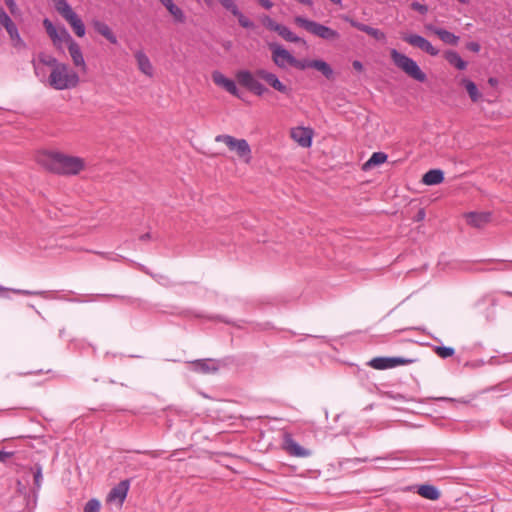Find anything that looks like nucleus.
<instances>
[{
	"instance_id": "1",
	"label": "nucleus",
	"mask_w": 512,
	"mask_h": 512,
	"mask_svg": "<svg viewBox=\"0 0 512 512\" xmlns=\"http://www.w3.org/2000/svg\"><path fill=\"white\" fill-rule=\"evenodd\" d=\"M37 162L49 172L62 176H76L86 168V161L79 156H72L56 151L39 153Z\"/></svg>"
},
{
	"instance_id": "2",
	"label": "nucleus",
	"mask_w": 512,
	"mask_h": 512,
	"mask_svg": "<svg viewBox=\"0 0 512 512\" xmlns=\"http://www.w3.org/2000/svg\"><path fill=\"white\" fill-rule=\"evenodd\" d=\"M257 78L264 80L274 90L285 95H290L291 89L283 84L276 74L266 69H257L254 74L249 70H239L236 73V79L240 85L257 96H263L268 89L259 82Z\"/></svg>"
},
{
	"instance_id": "3",
	"label": "nucleus",
	"mask_w": 512,
	"mask_h": 512,
	"mask_svg": "<svg viewBox=\"0 0 512 512\" xmlns=\"http://www.w3.org/2000/svg\"><path fill=\"white\" fill-rule=\"evenodd\" d=\"M78 74L67 64L60 63L51 70L47 83L55 90H67L75 88L79 84Z\"/></svg>"
},
{
	"instance_id": "4",
	"label": "nucleus",
	"mask_w": 512,
	"mask_h": 512,
	"mask_svg": "<svg viewBox=\"0 0 512 512\" xmlns=\"http://www.w3.org/2000/svg\"><path fill=\"white\" fill-rule=\"evenodd\" d=\"M390 56L395 66L402 70L409 77L418 82L426 81V74L421 70L415 60L403 53H400L396 49L390 50Z\"/></svg>"
},
{
	"instance_id": "5",
	"label": "nucleus",
	"mask_w": 512,
	"mask_h": 512,
	"mask_svg": "<svg viewBox=\"0 0 512 512\" xmlns=\"http://www.w3.org/2000/svg\"><path fill=\"white\" fill-rule=\"evenodd\" d=\"M294 22L301 28L305 29L314 36H317L323 40L334 41L340 38L338 31L325 26L321 23L306 19L302 16H296Z\"/></svg>"
},
{
	"instance_id": "6",
	"label": "nucleus",
	"mask_w": 512,
	"mask_h": 512,
	"mask_svg": "<svg viewBox=\"0 0 512 512\" xmlns=\"http://www.w3.org/2000/svg\"><path fill=\"white\" fill-rule=\"evenodd\" d=\"M216 142L224 143L231 151L246 164H250L252 160V151L246 139H238L228 134H221L215 137Z\"/></svg>"
},
{
	"instance_id": "7",
	"label": "nucleus",
	"mask_w": 512,
	"mask_h": 512,
	"mask_svg": "<svg viewBox=\"0 0 512 512\" xmlns=\"http://www.w3.org/2000/svg\"><path fill=\"white\" fill-rule=\"evenodd\" d=\"M414 362V359L404 357H375L368 362V365L376 370H385Z\"/></svg>"
},
{
	"instance_id": "8",
	"label": "nucleus",
	"mask_w": 512,
	"mask_h": 512,
	"mask_svg": "<svg viewBox=\"0 0 512 512\" xmlns=\"http://www.w3.org/2000/svg\"><path fill=\"white\" fill-rule=\"evenodd\" d=\"M43 25L47 34L53 41V44L58 49L62 48V43H66L68 46L71 43V40H74L65 28H61L60 30L56 29L53 23L47 18L43 20Z\"/></svg>"
},
{
	"instance_id": "9",
	"label": "nucleus",
	"mask_w": 512,
	"mask_h": 512,
	"mask_svg": "<svg viewBox=\"0 0 512 512\" xmlns=\"http://www.w3.org/2000/svg\"><path fill=\"white\" fill-rule=\"evenodd\" d=\"M272 51V60L279 68H286L287 65L292 66L295 57L285 48L278 44H269Z\"/></svg>"
},
{
	"instance_id": "10",
	"label": "nucleus",
	"mask_w": 512,
	"mask_h": 512,
	"mask_svg": "<svg viewBox=\"0 0 512 512\" xmlns=\"http://www.w3.org/2000/svg\"><path fill=\"white\" fill-rule=\"evenodd\" d=\"M283 449L293 457L306 458L311 455V451L298 444L291 434L285 433L283 436Z\"/></svg>"
},
{
	"instance_id": "11",
	"label": "nucleus",
	"mask_w": 512,
	"mask_h": 512,
	"mask_svg": "<svg viewBox=\"0 0 512 512\" xmlns=\"http://www.w3.org/2000/svg\"><path fill=\"white\" fill-rule=\"evenodd\" d=\"M291 138L301 147L308 148L312 144L313 130L306 127H294L290 131Z\"/></svg>"
},
{
	"instance_id": "12",
	"label": "nucleus",
	"mask_w": 512,
	"mask_h": 512,
	"mask_svg": "<svg viewBox=\"0 0 512 512\" xmlns=\"http://www.w3.org/2000/svg\"><path fill=\"white\" fill-rule=\"evenodd\" d=\"M129 490V481L123 480L111 489L107 496V502H117L119 506H122L125 501Z\"/></svg>"
},
{
	"instance_id": "13",
	"label": "nucleus",
	"mask_w": 512,
	"mask_h": 512,
	"mask_svg": "<svg viewBox=\"0 0 512 512\" xmlns=\"http://www.w3.org/2000/svg\"><path fill=\"white\" fill-rule=\"evenodd\" d=\"M212 79L217 86L222 87L231 95L239 97V90L236 83L232 79L227 78L219 71H214L212 73Z\"/></svg>"
},
{
	"instance_id": "14",
	"label": "nucleus",
	"mask_w": 512,
	"mask_h": 512,
	"mask_svg": "<svg viewBox=\"0 0 512 512\" xmlns=\"http://www.w3.org/2000/svg\"><path fill=\"white\" fill-rule=\"evenodd\" d=\"M212 79L217 86L222 87L231 95L239 97V90L236 83L232 79L227 78L219 71H214L212 73Z\"/></svg>"
},
{
	"instance_id": "15",
	"label": "nucleus",
	"mask_w": 512,
	"mask_h": 512,
	"mask_svg": "<svg viewBox=\"0 0 512 512\" xmlns=\"http://www.w3.org/2000/svg\"><path fill=\"white\" fill-rule=\"evenodd\" d=\"M344 20L347 21L352 27H354L362 32L367 33L368 35H370L371 37H373L374 39H376L378 41L386 40L385 33L383 31H381L380 29L373 28L369 25L358 22L350 17H344Z\"/></svg>"
},
{
	"instance_id": "16",
	"label": "nucleus",
	"mask_w": 512,
	"mask_h": 512,
	"mask_svg": "<svg viewBox=\"0 0 512 512\" xmlns=\"http://www.w3.org/2000/svg\"><path fill=\"white\" fill-rule=\"evenodd\" d=\"M134 57L140 72L145 76L152 78L154 76V68L145 52L143 50H137L134 52Z\"/></svg>"
},
{
	"instance_id": "17",
	"label": "nucleus",
	"mask_w": 512,
	"mask_h": 512,
	"mask_svg": "<svg viewBox=\"0 0 512 512\" xmlns=\"http://www.w3.org/2000/svg\"><path fill=\"white\" fill-rule=\"evenodd\" d=\"M68 51L74 66L80 68L81 71L86 72L87 65L82 50L75 40H71V43L68 45Z\"/></svg>"
},
{
	"instance_id": "18",
	"label": "nucleus",
	"mask_w": 512,
	"mask_h": 512,
	"mask_svg": "<svg viewBox=\"0 0 512 512\" xmlns=\"http://www.w3.org/2000/svg\"><path fill=\"white\" fill-rule=\"evenodd\" d=\"M194 370L203 374L216 373L220 368V361L213 359H200L193 362Z\"/></svg>"
},
{
	"instance_id": "19",
	"label": "nucleus",
	"mask_w": 512,
	"mask_h": 512,
	"mask_svg": "<svg viewBox=\"0 0 512 512\" xmlns=\"http://www.w3.org/2000/svg\"><path fill=\"white\" fill-rule=\"evenodd\" d=\"M427 29L430 30L431 32H433L435 35H437L446 44H450V45L458 44L459 37L445 29L437 28L433 25H428Z\"/></svg>"
},
{
	"instance_id": "20",
	"label": "nucleus",
	"mask_w": 512,
	"mask_h": 512,
	"mask_svg": "<svg viewBox=\"0 0 512 512\" xmlns=\"http://www.w3.org/2000/svg\"><path fill=\"white\" fill-rule=\"evenodd\" d=\"M168 12L173 16L174 21L177 23H185L186 16L184 11L174 4L173 0H159Z\"/></svg>"
},
{
	"instance_id": "21",
	"label": "nucleus",
	"mask_w": 512,
	"mask_h": 512,
	"mask_svg": "<svg viewBox=\"0 0 512 512\" xmlns=\"http://www.w3.org/2000/svg\"><path fill=\"white\" fill-rule=\"evenodd\" d=\"M465 217L467 223L476 228H481L490 221V213L470 212Z\"/></svg>"
},
{
	"instance_id": "22",
	"label": "nucleus",
	"mask_w": 512,
	"mask_h": 512,
	"mask_svg": "<svg viewBox=\"0 0 512 512\" xmlns=\"http://www.w3.org/2000/svg\"><path fill=\"white\" fill-rule=\"evenodd\" d=\"M94 29L103 37H105L111 44H117V37L111 30V28L104 22L94 20L92 22Z\"/></svg>"
},
{
	"instance_id": "23",
	"label": "nucleus",
	"mask_w": 512,
	"mask_h": 512,
	"mask_svg": "<svg viewBox=\"0 0 512 512\" xmlns=\"http://www.w3.org/2000/svg\"><path fill=\"white\" fill-rule=\"evenodd\" d=\"M65 20L69 23L74 33L78 37H83L85 35V25L81 18L75 12L67 16Z\"/></svg>"
},
{
	"instance_id": "24",
	"label": "nucleus",
	"mask_w": 512,
	"mask_h": 512,
	"mask_svg": "<svg viewBox=\"0 0 512 512\" xmlns=\"http://www.w3.org/2000/svg\"><path fill=\"white\" fill-rule=\"evenodd\" d=\"M444 180V173L440 169H431L426 172L422 177V182L425 185H437L442 183Z\"/></svg>"
},
{
	"instance_id": "25",
	"label": "nucleus",
	"mask_w": 512,
	"mask_h": 512,
	"mask_svg": "<svg viewBox=\"0 0 512 512\" xmlns=\"http://www.w3.org/2000/svg\"><path fill=\"white\" fill-rule=\"evenodd\" d=\"M10 293H15L19 295H40L43 296L45 294L44 291H30V290H24V289H15V288H8L0 285V298L9 299Z\"/></svg>"
},
{
	"instance_id": "26",
	"label": "nucleus",
	"mask_w": 512,
	"mask_h": 512,
	"mask_svg": "<svg viewBox=\"0 0 512 512\" xmlns=\"http://www.w3.org/2000/svg\"><path fill=\"white\" fill-rule=\"evenodd\" d=\"M417 493L428 500H438L440 498L439 490L430 484L420 485L417 489Z\"/></svg>"
},
{
	"instance_id": "27",
	"label": "nucleus",
	"mask_w": 512,
	"mask_h": 512,
	"mask_svg": "<svg viewBox=\"0 0 512 512\" xmlns=\"http://www.w3.org/2000/svg\"><path fill=\"white\" fill-rule=\"evenodd\" d=\"M445 59L458 70H464L467 67V63L455 51H447L445 53Z\"/></svg>"
},
{
	"instance_id": "28",
	"label": "nucleus",
	"mask_w": 512,
	"mask_h": 512,
	"mask_svg": "<svg viewBox=\"0 0 512 512\" xmlns=\"http://www.w3.org/2000/svg\"><path fill=\"white\" fill-rule=\"evenodd\" d=\"M277 33L286 41L293 42V43H302L306 44V41L302 38L295 35L288 27L285 25L280 24L279 29Z\"/></svg>"
},
{
	"instance_id": "29",
	"label": "nucleus",
	"mask_w": 512,
	"mask_h": 512,
	"mask_svg": "<svg viewBox=\"0 0 512 512\" xmlns=\"http://www.w3.org/2000/svg\"><path fill=\"white\" fill-rule=\"evenodd\" d=\"M11 41L13 42V45L17 48H24L26 45H25V42L23 41V39L21 38L19 32H18V29L16 27V25L14 23H12L10 26H8L7 28H5Z\"/></svg>"
},
{
	"instance_id": "30",
	"label": "nucleus",
	"mask_w": 512,
	"mask_h": 512,
	"mask_svg": "<svg viewBox=\"0 0 512 512\" xmlns=\"http://www.w3.org/2000/svg\"><path fill=\"white\" fill-rule=\"evenodd\" d=\"M461 83L466 88L469 97L473 102H477L481 98V93L479 92L476 84L473 81L464 78L462 79Z\"/></svg>"
},
{
	"instance_id": "31",
	"label": "nucleus",
	"mask_w": 512,
	"mask_h": 512,
	"mask_svg": "<svg viewBox=\"0 0 512 512\" xmlns=\"http://www.w3.org/2000/svg\"><path fill=\"white\" fill-rule=\"evenodd\" d=\"M387 157V154L384 152H374L369 160L364 164L363 168L368 169L383 164L387 161Z\"/></svg>"
},
{
	"instance_id": "32",
	"label": "nucleus",
	"mask_w": 512,
	"mask_h": 512,
	"mask_svg": "<svg viewBox=\"0 0 512 512\" xmlns=\"http://www.w3.org/2000/svg\"><path fill=\"white\" fill-rule=\"evenodd\" d=\"M312 68L321 72L327 79H331L333 76L331 66L324 60H312Z\"/></svg>"
},
{
	"instance_id": "33",
	"label": "nucleus",
	"mask_w": 512,
	"mask_h": 512,
	"mask_svg": "<svg viewBox=\"0 0 512 512\" xmlns=\"http://www.w3.org/2000/svg\"><path fill=\"white\" fill-rule=\"evenodd\" d=\"M402 39L410 44L413 47H417L419 49H423L424 45L428 41L424 37L418 35V34H409L402 37Z\"/></svg>"
},
{
	"instance_id": "34",
	"label": "nucleus",
	"mask_w": 512,
	"mask_h": 512,
	"mask_svg": "<svg viewBox=\"0 0 512 512\" xmlns=\"http://www.w3.org/2000/svg\"><path fill=\"white\" fill-rule=\"evenodd\" d=\"M56 10L65 19L74 11L66 0H53Z\"/></svg>"
},
{
	"instance_id": "35",
	"label": "nucleus",
	"mask_w": 512,
	"mask_h": 512,
	"mask_svg": "<svg viewBox=\"0 0 512 512\" xmlns=\"http://www.w3.org/2000/svg\"><path fill=\"white\" fill-rule=\"evenodd\" d=\"M30 471L33 474L35 490L39 491L43 481L42 466L40 464H36L30 468Z\"/></svg>"
},
{
	"instance_id": "36",
	"label": "nucleus",
	"mask_w": 512,
	"mask_h": 512,
	"mask_svg": "<svg viewBox=\"0 0 512 512\" xmlns=\"http://www.w3.org/2000/svg\"><path fill=\"white\" fill-rule=\"evenodd\" d=\"M38 60L43 65L51 67V70L57 67L61 62H59L54 56L48 55L44 52L38 54Z\"/></svg>"
},
{
	"instance_id": "37",
	"label": "nucleus",
	"mask_w": 512,
	"mask_h": 512,
	"mask_svg": "<svg viewBox=\"0 0 512 512\" xmlns=\"http://www.w3.org/2000/svg\"><path fill=\"white\" fill-rule=\"evenodd\" d=\"M234 16L237 17L239 24L243 28L251 29L254 27V23L249 18H247L240 10H238L234 14Z\"/></svg>"
},
{
	"instance_id": "38",
	"label": "nucleus",
	"mask_w": 512,
	"mask_h": 512,
	"mask_svg": "<svg viewBox=\"0 0 512 512\" xmlns=\"http://www.w3.org/2000/svg\"><path fill=\"white\" fill-rule=\"evenodd\" d=\"M261 23L269 30L277 32L280 24L276 23L271 17L264 15L260 18Z\"/></svg>"
},
{
	"instance_id": "39",
	"label": "nucleus",
	"mask_w": 512,
	"mask_h": 512,
	"mask_svg": "<svg viewBox=\"0 0 512 512\" xmlns=\"http://www.w3.org/2000/svg\"><path fill=\"white\" fill-rule=\"evenodd\" d=\"M100 509V501L96 498H92L85 504L83 512H100Z\"/></svg>"
},
{
	"instance_id": "40",
	"label": "nucleus",
	"mask_w": 512,
	"mask_h": 512,
	"mask_svg": "<svg viewBox=\"0 0 512 512\" xmlns=\"http://www.w3.org/2000/svg\"><path fill=\"white\" fill-rule=\"evenodd\" d=\"M219 3L233 15L239 10L234 0H218Z\"/></svg>"
},
{
	"instance_id": "41",
	"label": "nucleus",
	"mask_w": 512,
	"mask_h": 512,
	"mask_svg": "<svg viewBox=\"0 0 512 512\" xmlns=\"http://www.w3.org/2000/svg\"><path fill=\"white\" fill-rule=\"evenodd\" d=\"M436 353L441 358H448V357H451L454 355V349L451 347H445V346L437 347Z\"/></svg>"
},
{
	"instance_id": "42",
	"label": "nucleus",
	"mask_w": 512,
	"mask_h": 512,
	"mask_svg": "<svg viewBox=\"0 0 512 512\" xmlns=\"http://www.w3.org/2000/svg\"><path fill=\"white\" fill-rule=\"evenodd\" d=\"M292 67H295L299 70H305L306 68H312V60H298L295 58Z\"/></svg>"
},
{
	"instance_id": "43",
	"label": "nucleus",
	"mask_w": 512,
	"mask_h": 512,
	"mask_svg": "<svg viewBox=\"0 0 512 512\" xmlns=\"http://www.w3.org/2000/svg\"><path fill=\"white\" fill-rule=\"evenodd\" d=\"M13 23L9 15L5 12V10L0 6V24L7 28Z\"/></svg>"
},
{
	"instance_id": "44",
	"label": "nucleus",
	"mask_w": 512,
	"mask_h": 512,
	"mask_svg": "<svg viewBox=\"0 0 512 512\" xmlns=\"http://www.w3.org/2000/svg\"><path fill=\"white\" fill-rule=\"evenodd\" d=\"M411 8L422 15H425L428 12V6L417 1L411 3Z\"/></svg>"
},
{
	"instance_id": "45",
	"label": "nucleus",
	"mask_w": 512,
	"mask_h": 512,
	"mask_svg": "<svg viewBox=\"0 0 512 512\" xmlns=\"http://www.w3.org/2000/svg\"><path fill=\"white\" fill-rule=\"evenodd\" d=\"M422 51L426 52L427 54H429L431 56H437L439 54V49L434 47L429 41L426 42Z\"/></svg>"
},
{
	"instance_id": "46",
	"label": "nucleus",
	"mask_w": 512,
	"mask_h": 512,
	"mask_svg": "<svg viewBox=\"0 0 512 512\" xmlns=\"http://www.w3.org/2000/svg\"><path fill=\"white\" fill-rule=\"evenodd\" d=\"M6 6L8 7L11 14H16L19 11V8L15 2V0H4Z\"/></svg>"
},
{
	"instance_id": "47",
	"label": "nucleus",
	"mask_w": 512,
	"mask_h": 512,
	"mask_svg": "<svg viewBox=\"0 0 512 512\" xmlns=\"http://www.w3.org/2000/svg\"><path fill=\"white\" fill-rule=\"evenodd\" d=\"M466 47L468 50L475 52V53L479 52L481 49L480 44L477 42H469V43H467Z\"/></svg>"
},
{
	"instance_id": "48",
	"label": "nucleus",
	"mask_w": 512,
	"mask_h": 512,
	"mask_svg": "<svg viewBox=\"0 0 512 512\" xmlns=\"http://www.w3.org/2000/svg\"><path fill=\"white\" fill-rule=\"evenodd\" d=\"M13 456V452L0 451V462L5 463Z\"/></svg>"
},
{
	"instance_id": "49",
	"label": "nucleus",
	"mask_w": 512,
	"mask_h": 512,
	"mask_svg": "<svg viewBox=\"0 0 512 512\" xmlns=\"http://www.w3.org/2000/svg\"><path fill=\"white\" fill-rule=\"evenodd\" d=\"M352 66L358 72H362L364 69L363 64L359 60H354Z\"/></svg>"
},
{
	"instance_id": "50",
	"label": "nucleus",
	"mask_w": 512,
	"mask_h": 512,
	"mask_svg": "<svg viewBox=\"0 0 512 512\" xmlns=\"http://www.w3.org/2000/svg\"><path fill=\"white\" fill-rule=\"evenodd\" d=\"M258 2L265 9H270L273 6V3L270 0H258Z\"/></svg>"
},
{
	"instance_id": "51",
	"label": "nucleus",
	"mask_w": 512,
	"mask_h": 512,
	"mask_svg": "<svg viewBox=\"0 0 512 512\" xmlns=\"http://www.w3.org/2000/svg\"><path fill=\"white\" fill-rule=\"evenodd\" d=\"M425 218V211L423 209H420L417 214V220L421 221Z\"/></svg>"
},
{
	"instance_id": "52",
	"label": "nucleus",
	"mask_w": 512,
	"mask_h": 512,
	"mask_svg": "<svg viewBox=\"0 0 512 512\" xmlns=\"http://www.w3.org/2000/svg\"><path fill=\"white\" fill-rule=\"evenodd\" d=\"M297 1L300 2L301 4H304V5H307L310 7L313 5L312 0H297Z\"/></svg>"
},
{
	"instance_id": "53",
	"label": "nucleus",
	"mask_w": 512,
	"mask_h": 512,
	"mask_svg": "<svg viewBox=\"0 0 512 512\" xmlns=\"http://www.w3.org/2000/svg\"><path fill=\"white\" fill-rule=\"evenodd\" d=\"M97 255L103 257V258H107V259H110L109 257V254L108 253H105V252H95Z\"/></svg>"
},
{
	"instance_id": "54",
	"label": "nucleus",
	"mask_w": 512,
	"mask_h": 512,
	"mask_svg": "<svg viewBox=\"0 0 512 512\" xmlns=\"http://www.w3.org/2000/svg\"><path fill=\"white\" fill-rule=\"evenodd\" d=\"M488 82H489L490 85L494 86V85L497 84L498 81L495 78H489Z\"/></svg>"
},
{
	"instance_id": "55",
	"label": "nucleus",
	"mask_w": 512,
	"mask_h": 512,
	"mask_svg": "<svg viewBox=\"0 0 512 512\" xmlns=\"http://www.w3.org/2000/svg\"><path fill=\"white\" fill-rule=\"evenodd\" d=\"M204 3L208 6V7H211L214 3V0H203Z\"/></svg>"
},
{
	"instance_id": "56",
	"label": "nucleus",
	"mask_w": 512,
	"mask_h": 512,
	"mask_svg": "<svg viewBox=\"0 0 512 512\" xmlns=\"http://www.w3.org/2000/svg\"><path fill=\"white\" fill-rule=\"evenodd\" d=\"M149 238H150V234L149 233L144 234V235L141 236L142 240H146V239H149Z\"/></svg>"
},
{
	"instance_id": "57",
	"label": "nucleus",
	"mask_w": 512,
	"mask_h": 512,
	"mask_svg": "<svg viewBox=\"0 0 512 512\" xmlns=\"http://www.w3.org/2000/svg\"><path fill=\"white\" fill-rule=\"evenodd\" d=\"M330 1L337 5H341V3H342V0H330Z\"/></svg>"
},
{
	"instance_id": "58",
	"label": "nucleus",
	"mask_w": 512,
	"mask_h": 512,
	"mask_svg": "<svg viewBox=\"0 0 512 512\" xmlns=\"http://www.w3.org/2000/svg\"><path fill=\"white\" fill-rule=\"evenodd\" d=\"M462 4H467L469 0H458Z\"/></svg>"
}]
</instances>
